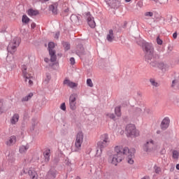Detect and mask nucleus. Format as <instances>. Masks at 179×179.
Returning a JSON list of instances; mask_svg holds the SVG:
<instances>
[{
    "label": "nucleus",
    "mask_w": 179,
    "mask_h": 179,
    "mask_svg": "<svg viewBox=\"0 0 179 179\" xmlns=\"http://www.w3.org/2000/svg\"><path fill=\"white\" fill-rule=\"evenodd\" d=\"M73 18L78 19V17H76V15H71V20L72 22H73V20H72V19H73Z\"/></svg>",
    "instance_id": "44"
},
{
    "label": "nucleus",
    "mask_w": 179,
    "mask_h": 179,
    "mask_svg": "<svg viewBox=\"0 0 179 179\" xmlns=\"http://www.w3.org/2000/svg\"><path fill=\"white\" fill-rule=\"evenodd\" d=\"M126 132L128 136L131 138H136L140 135L139 130L136 129V127L133 124H127L126 126Z\"/></svg>",
    "instance_id": "7"
},
{
    "label": "nucleus",
    "mask_w": 179,
    "mask_h": 179,
    "mask_svg": "<svg viewBox=\"0 0 179 179\" xmlns=\"http://www.w3.org/2000/svg\"><path fill=\"white\" fill-rule=\"evenodd\" d=\"M64 12H65V13H68V12H69V8H66L64 10Z\"/></svg>",
    "instance_id": "48"
},
{
    "label": "nucleus",
    "mask_w": 179,
    "mask_h": 179,
    "mask_svg": "<svg viewBox=\"0 0 179 179\" xmlns=\"http://www.w3.org/2000/svg\"><path fill=\"white\" fill-rule=\"evenodd\" d=\"M22 75L25 79V82H27V79H32L31 74L27 73V66L26 65L22 66Z\"/></svg>",
    "instance_id": "12"
},
{
    "label": "nucleus",
    "mask_w": 179,
    "mask_h": 179,
    "mask_svg": "<svg viewBox=\"0 0 179 179\" xmlns=\"http://www.w3.org/2000/svg\"><path fill=\"white\" fill-rule=\"evenodd\" d=\"M16 143V137L15 136H11L6 141V144L7 146H12Z\"/></svg>",
    "instance_id": "18"
},
{
    "label": "nucleus",
    "mask_w": 179,
    "mask_h": 179,
    "mask_svg": "<svg viewBox=\"0 0 179 179\" xmlns=\"http://www.w3.org/2000/svg\"><path fill=\"white\" fill-rule=\"evenodd\" d=\"M106 115L108 118H110V120H115V115L114 113H107Z\"/></svg>",
    "instance_id": "32"
},
{
    "label": "nucleus",
    "mask_w": 179,
    "mask_h": 179,
    "mask_svg": "<svg viewBox=\"0 0 179 179\" xmlns=\"http://www.w3.org/2000/svg\"><path fill=\"white\" fill-rule=\"evenodd\" d=\"M19 44H20V38H15L13 39L7 48L8 52L13 55L16 52Z\"/></svg>",
    "instance_id": "8"
},
{
    "label": "nucleus",
    "mask_w": 179,
    "mask_h": 179,
    "mask_svg": "<svg viewBox=\"0 0 179 179\" xmlns=\"http://www.w3.org/2000/svg\"><path fill=\"white\" fill-rule=\"evenodd\" d=\"M64 50H66V51H68V50H69V48H71V45H69V43L65 42L64 44Z\"/></svg>",
    "instance_id": "34"
},
{
    "label": "nucleus",
    "mask_w": 179,
    "mask_h": 179,
    "mask_svg": "<svg viewBox=\"0 0 179 179\" xmlns=\"http://www.w3.org/2000/svg\"><path fill=\"white\" fill-rule=\"evenodd\" d=\"M115 152L116 154L110 156L108 159V162L111 164H113L114 166H117L118 163H121V162H122V159H124L123 152H122V146L117 145L115 147Z\"/></svg>",
    "instance_id": "2"
},
{
    "label": "nucleus",
    "mask_w": 179,
    "mask_h": 179,
    "mask_svg": "<svg viewBox=\"0 0 179 179\" xmlns=\"http://www.w3.org/2000/svg\"><path fill=\"white\" fill-rule=\"evenodd\" d=\"M19 114L15 113L14 114L11 119H10V124H12V125H16V124H17V122H19Z\"/></svg>",
    "instance_id": "19"
},
{
    "label": "nucleus",
    "mask_w": 179,
    "mask_h": 179,
    "mask_svg": "<svg viewBox=\"0 0 179 179\" xmlns=\"http://www.w3.org/2000/svg\"><path fill=\"white\" fill-rule=\"evenodd\" d=\"M49 10L52 12L53 15H57L58 13V3H55L50 6Z\"/></svg>",
    "instance_id": "17"
},
{
    "label": "nucleus",
    "mask_w": 179,
    "mask_h": 179,
    "mask_svg": "<svg viewBox=\"0 0 179 179\" xmlns=\"http://www.w3.org/2000/svg\"><path fill=\"white\" fill-rule=\"evenodd\" d=\"M155 171L156 174H160V173H162V169H160V167H159V166H155Z\"/></svg>",
    "instance_id": "36"
},
{
    "label": "nucleus",
    "mask_w": 179,
    "mask_h": 179,
    "mask_svg": "<svg viewBox=\"0 0 179 179\" xmlns=\"http://www.w3.org/2000/svg\"><path fill=\"white\" fill-rule=\"evenodd\" d=\"M142 179H149V177L145 176V177H143Z\"/></svg>",
    "instance_id": "52"
},
{
    "label": "nucleus",
    "mask_w": 179,
    "mask_h": 179,
    "mask_svg": "<svg viewBox=\"0 0 179 179\" xmlns=\"http://www.w3.org/2000/svg\"><path fill=\"white\" fill-rule=\"evenodd\" d=\"M157 44H159V45H162V44H163V41H162V39H160V38L157 37Z\"/></svg>",
    "instance_id": "39"
},
{
    "label": "nucleus",
    "mask_w": 179,
    "mask_h": 179,
    "mask_svg": "<svg viewBox=\"0 0 179 179\" xmlns=\"http://www.w3.org/2000/svg\"><path fill=\"white\" fill-rule=\"evenodd\" d=\"M84 138L85 134L82 131L77 133L76 136L74 152H79L82 149V143H83Z\"/></svg>",
    "instance_id": "6"
},
{
    "label": "nucleus",
    "mask_w": 179,
    "mask_h": 179,
    "mask_svg": "<svg viewBox=\"0 0 179 179\" xmlns=\"http://www.w3.org/2000/svg\"><path fill=\"white\" fill-rule=\"evenodd\" d=\"M43 1H49V0H43Z\"/></svg>",
    "instance_id": "56"
},
{
    "label": "nucleus",
    "mask_w": 179,
    "mask_h": 179,
    "mask_svg": "<svg viewBox=\"0 0 179 179\" xmlns=\"http://www.w3.org/2000/svg\"><path fill=\"white\" fill-rule=\"evenodd\" d=\"M6 61H9V56L7 57Z\"/></svg>",
    "instance_id": "53"
},
{
    "label": "nucleus",
    "mask_w": 179,
    "mask_h": 179,
    "mask_svg": "<svg viewBox=\"0 0 179 179\" xmlns=\"http://www.w3.org/2000/svg\"><path fill=\"white\" fill-rule=\"evenodd\" d=\"M110 5L112 6V8L115 9V8H117L118 5H120V2L117 0H112V1L110 3Z\"/></svg>",
    "instance_id": "25"
},
{
    "label": "nucleus",
    "mask_w": 179,
    "mask_h": 179,
    "mask_svg": "<svg viewBox=\"0 0 179 179\" xmlns=\"http://www.w3.org/2000/svg\"><path fill=\"white\" fill-rule=\"evenodd\" d=\"M29 16H37L38 15V10L29 9L27 12Z\"/></svg>",
    "instance_id": "24"
},
{
    "label": "nucleus",
    "mask_w": 179,
    "mask_h": 179,
    "mask_svg": "<svg viewBox=\"0 0 179 179\" xmlns=\"http://www.w3.org/2000/svg\"><path fill=\"white\" fill-rule=\"evenodd\" d=\"M87 21L90 27L92 29H94L96 27V22H94V18L91 15H87Z\"/></svg>",
    "instance_id": "14"
},
{
    "label": "nucleus",
    "mask_w": 179,
    "mask_h": 179,
    "mask_svg": "<svg viewBox=\"0 0 179 179\" xmlns=\"http://www.w3.org/2000/svg\"><path fill=\"white\" fill-rule=\"evenodd\" d=\"M63 85L68 86L71 89H75V87H78V83H73L69 79H65L63 82Z\"/></svg>",
    "instance_id": "13"
},
{
    "label": "nucleus",
    "mask_w": 179,
    "mask_h": 179,
    "mask_svg": "<svg viewBox=\"0 0 179 179\" xmlns=\"http://www.w3.org/2000/svg\"><path fill=\"white\" fill-rule=\"evenodd\" d=\"M29 145H21L20 147V153H26L29 150Z\"/></svg>",
    "instance_id": "22"
},
{
    "label": "nucleus",
    "mask_w": 179,
    "mask_h": 179,
    "mask_svg": "<svg viewBox=\"0 0 179 179\" xmlns=\"http://www.w3.org/2000/svg\"><path fill=\"white\" fill-rule=\"evenodd\" d=\"M177 83H178V80H174L172 82V86H174L175 85H177Z\"/></svg>",
    "instance_id": "42"
},
{
    "label": "nucleus",
    "mask_w": 179,
    "mask_h": 179,
    "mask_svg": "<svg viewBox=\"0 0 179 179\" xmlns=\"http://www.w3.org/2000/svg\"><path fill=\"white\" fill-rule=\"evenodd\" d=\"M172 157H173V159H174L175 160H178V157H179V151L174 150L173 151V152H172Z\"/></svg>",
    "instance_id": "27"
},
{
    "label": "nucleus",
    "mask_w": 179,
    "mask_h": 179,
    "mask_svg": "<svg viewBox=\"0 0 179 179\" xmlns=\"http://www.w3.org/2000/svg\"><path fill=\"white\" fill-rule=\"evenodd\" d=\"M28 80V83L29 86H33V80H31V78L27 79Z\"/></svg>",
    "instance_id": "41"
},
{
    "label": "nucleus",
    "mask_w": 179,
    "mask_h": 179,
    "mask_svg": "<svg viewBox=\"0 0 179 179\" xmlns=\"http://www.w3.org/2000/svg\"><path fill=\"white\" fill-rule=\"evenodd\" d=\"M115 39V36H114V31L113 29H110L108 33L106 35V40L109 43H113V41Z\"/></svg>",
    "instance_id": "15"
},
{
    "label": "nucleus",
    "mask_w": 179,
    "mask_h": 179,
    "mask_svg": "<svg viewBox=\"0 0 179 179\" xmlns=\"http://www.w3.org/2000/svg\"><path fill=\"white\" fill-rule=\"evenodd\" d=\"M151 66H153L154 68H159V69H166L167 68V66L164 64V63L162 62H150Z\"/></svg>",
    "instance_id": "11"
},
{
    "label": "nucleus",
    "mask_w": 179,
    "mask_h": 179,
    "mask_svg": "<svg viewBox=\"0 0 179 179\" xmlns=\"http://www.w3.org/2000/svg\"><path fill=\"white\" fill-rule=\"evenodd\" d=\"M126 2H131V0H125Z\"/></svg>",
    "instance_id": "54"
},
{
    "label": "nucleus",
    "mask_w": 179,
    "mask_h": 179,
    "mask_svg": "<svg viewBox=\"0 0 179 179\" xmlns=\"http://www.w3.org/2000/svg\"><path fill=\"white\" fill-rule=\"evenodd\" d=\"M60 109L62 110L63 111H66V106L65 105V103H62L60 105Z\"/></svg>",
    "instance_id": "38"
},
{
    "label": "nucleus",
    "mask_w": 179,
    "mask_h": 179,
    "mask_svg": "<svg viewBox=\"0 0 179 179\" xmlns=\"http://www.w3.org/2000/svg\"><path fill=\"white\" fill-rule=\"evenodd\" d=\"M87 86H89L90 87H93V82L92 81V79L88 78L87 80Z\"/></svg>",
    "instance_id": "33"
},
{
    "label": "nucleus",
    "mask_w": 179,
    "mask_h": 179,
    "mask_svg": "<svg viewBox=\"0 0 179 179\" xmlns=\"http://www.w3.org/2000/svg\"><path fill=\"white\" fill-rule=\"evenodd\" d=\"M31 29H35L36 28V23H34V22L31 23Z\"/></svg>",
    "instance_id": "43"
},
{
    "label": "nucleus",
    "mask_w": 179,
    "mask_h": 179,
    "mask_svg": "<svg viewBox=\"0 0 179 179\" xmlns=\"http://www.w3.org/2000/svg\"><path fill=\"white\" fill-rule=\"evenodd\" d=\"M150 83L152 85V86H153V87H159V83H157L156 80L150 78Z\"/></svg>",
    "instance_id": "28"
},
{
    "label": "nucleus",
    "mask_w": 179,
    "mask_h": 179,
    "mask_svg": "<svg viewBox=\"0 0 179 179\" xmlns=\"http://www.w3.org/2000/svg\"><path fill=\"white\" fill-rule=\"evenodd\" d=\"M159 149H160V146H159L153 139L148 140L143 145V150L147 153L157 152Z\"/></svg>",
    "instance_id": "4"
},
{
    "label": "nucleus",
    "mask_w": 179,
    "mask_h": 179,
    "mask_svg": "<svg viewBox=\"0 0 179 179\" xmlns=\"http://www.w3.org/2000/svg\"><path fill=\"white\" fill-rule=\"evenodd\" d=\"M50 79H51V77L50 76H48V82L50 81Z\"/></svg>",
    "instance_id": "51"
},
{
    "label": "nucleus",
    "mask_w": 179,
    "mask_h": 179,
    "mask_svg": "<svg viewBox=\"0 0 179 179\" xmlns=\"http://www.w3.org/2000/svg\"><path fill=\"white\" fill-rule=\"evenodd\" d=\"M76 94H72L69 97V107L73 111L76 110Z\"/></svg>",
    "instance_id": "9"
},
{
    "label": "nucleus",
    "mask_w": 179,
    "mask_h": 179,
    "mask_svg": "<svg viewBox=\"0 0 179 179\" xmlns=\"http://www.w3.org/2000/svg\"><path fill=\"white\" fill-rule=\"evenodd\" d=\"M152 1H154L155 3H159L162 6H164V5H167V3H169V0H152Z\"/></svg>",
    "instance_id": "23"
},
{
    "label": "nucleus",
    "mask_w": 179,
    "mask_h": 179,
    "mask_svg": "<svg viewBox=\"0 0 179 179\" xmlns=\"http://www.w3.org/2000/svg\"><path fill=\"white\" fill-rule=\"evenodd\" d=\"M48 177H50L52 179L55 178V172L52 173L51 171L48 172Z\"/></svg>",
    "instance_id": "35"
},
{
    "label": "nucleus",
    "mask_w": 179,
    "mask_h": 179,
    "mask_svg": "<svg viewBox=\"0 0 179 179\" xmlns=\"http://www.w3.org/2000/svg\"><path fill=\"white\" fill-rule=\"evenodd\" d=\"M31 97H33V93H29L27 96L22 99V101H29Z\"/></svg>",
    "instance_id": "30"
},
{
    "label": "nucleus",
    "mask_w": 179,
    "mask_h": 179,
    "mask_svg": "<svg viewBox=\"0 0 179 179\" xmlns=\"http://www.w3.org/2000/svg\"><path fill=\"white\" fill-rule=\"evenodd\" d=\"M58 37H59V33L56 34L55 38H58Z\"/></svg>",
    "instance_id": "47"
},
{
    "label": "nucleus",
    "mask_w": 179,
    "mask_h": 179,
    "mask_svg": "<svg viewBox=\"0 0 179 179\" xmlns=\"http://www.w3.org/2000/svg\"><path fill=\"white\" fill-rule=\"evenodd\" d=\"M134 117H141L143 115V110L140 107H136L133 110Z\"/></svg>",
    "instance_id": "16"
},
{
    "label": "nucleus",
    "mask_w": 179,
    "mask_h": 179,
    "mask_svg": "<svg viewBox=\"0 0 179 179\" xmlns=\"http://www.w3.org/2000/svg\"><path fill=\"white\" fill-rule=\"evenodd\" d=\"M160 127L161 129H162L163 131H166V129H167V128L170 127V117H164L161 122Z\"/></svg>",
    "instance_id": "10"
},
{
    "label": "nucleus",
    "mask_w": 179,
    "mask_h": 179,
    "mask_svg": "<svg viewBox=\"0 0 179 179\" xmlns=\"http://www.w3.org/2000/svg\"><path fill=\"white\" fill-rule=\"evenodd\" d=\"M115 114L117 117H121V106L115 108Z\"/></svg>",
    "instance_id": "26"
},
{
    "label": "nucleus",
    "mask_w": 179,
    "mask_h": 179,
    "mask_svg": "<svg viewBox=\"0 0 179 179\" xmlns=\"http://www.w3.org/2000/svg\"><path fill=\"white\" fill-rule=\"evenodd\" d=\"M110 144V138H108V134H104L101 136V140L97 143L98 148L100 150H96V157H101V153L103 150L101 149H104V148H107Z\"/></svg>",
    "instance_id": "3"
},
{
    "label": "nucleus",
    "mask_w": 179,
    "mask_h": 179,
    "mask_svg": "<svg viewBox=\"0 0 179 179\" xmlns=\"http://www.w3.org/2000/svg\"><path fill=\"white\" fill-rule=\"evenodd\" d=\"M70 64H71V65H75V58L71 57V58L70 59Z\"/></svg>",
    "instance_id": "40"
},
{
    "label": "nucleus",
    "mask_w": 179,
    "mask_h": 179,
    "mask_svg": "<svg viewBox=\"0 0 179 179\" xmlns=\"http://www.w3.org/2000/svg\"><path fill=\"white\" fill-rule=\"evenodd\" d=\"M144 15L147 17H152L153 16V12H146V13H145Z\"/></svg>",
    "instance_id": "37"
},
{
    "label": "nucleus",
    "mask_w": 179,
    "mask_h": 179,
    "mask_svg": "<svg viewBox=\"0 0 179 179\" xmlns=\"http://www.w3.org/2000/svg\"><path fill=\"white\" fill-rule=\"evenodd\" d=\"M173 38H175V39L177 38V32L173 33Z\"/></svg>",
    "instance_id": "46"
},
{
    "label": "nucleus",
    "mask_w": 179,
    "mask_h": 179,
    "mask_svg": "<svg viewBox=\"0 0 179 179\" xmlns=\"http://www.w3.org/2000/svg\"><path fill=\"white\" fill-rule=\"evenodd\" d=\"M43 156L45 157V162L48 163V162H50V157L51 156V151L50 150H46L43 152Z\"/></svg>",
    "instance_id": "20"
},
{
    "label": "nucleus",
    "mask_w": 179,
    "mask_h": 179,
    "mask_svg": "<svg viewBox=\"0 0 179 179\" xmlns=\"http://www.w3.org/2000/svg\"><path fill=\"white\" fill-rule=\"evenodd\" d=\"M49 54L50 55L51 62H55L57 61V55H55V51L50 50Z\"/></svg>",
    "instance_id": "21"
},
{
    "label": "nucleus",
    "mask_w": 179,
    "mask_h": 179,
    "mask_svg": "<svg viewBox=\"0 0 179 179\" xmlns=\"http://www.w3.org/2000/svg\"><path fill=\"white\" fill-rule=\"evenodd\" d=\"M54 47H55V43H54L53 42H50L48 43V51L50 52V51H55L53 50Z\"/></svg>",
    "instance_id": "31"
},
{
    "label": "nucleus",
    "mask_w": 179,
    "mask_h": 179,
    "mask_svg": "<svg viewBox=\"0 0 179 179\" xmlns=\"http://www.w3.org/2000/svg\"><path fill=\"white\" fill-rule=\"evenodd\" d=\"M83 51H85V49L83 48V47H81L80 54H83Z\"/></svg>",
    "instance_id": "45"
},
{
    "label": "nucleus",
    "mask_w": 179,
    "mask_h": 179,
    "mask_svg": "<svg viewBox=\"0 0 179 179\" xmlns=\"http://www.w3.org/2000/svg\"><path fill=\"white\" fill-rule=\"evenodd\" d=\"M176 169L179 170V164H176Z\"/></svg>",
    "instance_id": "50"
},
{
    "label": "nucleus",
    "mask_w": 179,
    "mask_h": 179,
    "mask_svg": "<svg viewBox=\"0 0 179 179\" xmlns=\"http://www.w3.org/2000/svg\"><path fill=\"white\" fill-rule=\"evenodd\" d=\"M76 179H80V177H77Z\"/></svg>",
    "instance_id": "55"
},
{
    "label": "nucleus",
    "mask_w": 179,
    "mask_h": 179,
    "mask_svg": "<svg viewBox=\"0 0 179 179\" xmlns=\"http://www.w3.org/2000/svg\"><path fill=\"white\" fill-rule=\"evenodd\" d=\"M138 44L143 48L145 59L147 61H152L155 58V48L153 45L145 41H141V43Z\"/></svg>",
    "instance_id": "1"
},
{
    "label": "nucleus",
    "mask_w": 179,
    "mask_h": 179,
    "mask_svg": "<svg viewBox=\"0 0 179 179\" xmlns=\"http://www.w3.org/2000/svg\"><path fill=\"white\" fill-rule=\"evenodd\" d=\"M45 62H48V61H49V59H48V58H45Z\"/></svg>",
    "instance_id": "49"
},
{
    "label": "nucleus",
    "mask_w": 179,
    "mask_h": 179,
    "mask_svg": "<svg viewBox=\"0 0 179 179\" xmlns=\"http://www.w3.org/2000/svg\"><path fill=\"white\" fill-rule=\"evenodd\" d=\"M122 152L123 155H126L127 157V162L129 164H134L135 161V148H128L127 147L122 148Z\"/></svg>",
    "instance_id": "5"
},
{
    "label": "nucleus",
    "mask_w": 179,
    "mask_h": 179,
    "mask_svg": "<svg viewBox=\"0 0 179 179\" xmlns=\"http://www.w3.org/2000/svg\"><path fill=\"white\" fill-rule=\"evenodd\" d=\"M22 23H25V24H27L30 22V18L27 17V15H23L22 18Z\"/></svg>",
    "instance_id": "29"
}]
</instances>
